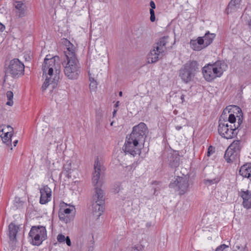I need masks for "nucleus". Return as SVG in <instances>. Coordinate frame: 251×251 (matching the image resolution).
I'll return each instance as SVG.
<instances>
[{
    "label": "nucleus",
    "mask_w": 251,
    "mask_h": 251,
    "mask_svg": "<svg viewBox=\"0 0 251 251\" xmlns=\"http://www.w3.org/2000/svg\"><path fill=\"white\" fill-rule=\"evenodd\" d=\"M60 68L58 56H55L49 58L48 55L46 56L42 65L43 75L46 77L42 86L43 91L48 88L51 89L52 91L57 87L59 79L58 75L60 72Z\"/></svg>",
    "instance_id": "obj_1"
},
{
    "label": "nucleus",
    "mask_w": 251,
    "mask_h": 251,
    "mask_svg": "<svg viewBox=\"0 0 251 251\" xmlns=\"http://www.w3.org/2000/svg\"><path fill=\"white\" fill-rule=\"evenodd\" d=\"M66 60L62 62L65 75L70 79L77 78L80 73V64L76 55V48L70 41L65 44Z\"/></svg>",
    "instance_id": "obj_2"
},
{
    "label": "nucleus",
    "mask_w": 251,
    "mask_h": 251,
    "mask_svg": "<svg viewBox=\"0 0 251 251\" xmlns=\"http://www.w3.org/2000/svg\"><path fill=\"white\" fill-rule=\"evenodd\" d=\"M227 68L224 62L216 61L212 64H208L202 68V74L206 80L211 81L216 77H220Z\"/></svg>",
    "instance_id": "obj_3"
},
{
    "label": "nucleus",
    "mask_w": 251,
    "mask_h": 251,
    "mask_svg": "<svg viewBox=\"0 0 251 251\" xmlns=\"http://www.w3.org/2000/svg\"><path fill=\"white\" fill-rule=\"evenodd\" d=\"M198 70V64L197 61H189L180 69L178 76L183 82L187 84L194 80Z\"/></svg>",
    "instance_id": "obj_4"
},
{
    "label": "nucleus",
    "mask_w": 251,
    "mask_h": 251,
    "mask_svg": "<svg viewBox=\"0 0 251 251\" xmlns=\"http://www.w3.org/2000/svg\"><path fill=\"white\" fill-rule=\"evenodd\" d=\"M218 126V132L223 137L227 139L234 138L237 134L238 129L242 123V120L239 118L237 124L234 125H229L227 121L222 120L221 118L219 120Z\"/></svg>",
    "instance_id": "obj_5"
},
{
    "label": "nucleus",
    "mask_w": 251,
    "mask_h": 251,
    "mask_svg": "<svg viewBox=\"0 0 251 251\" xmlns=\"http://www.w3.org/2000/svg\"><path fill=\"white\" fill-rule=\"evenodd\" d=\"M102 190L98 187L95 188V194L92 197V213L93 216L98 219L104 210V195Z\"/></svg>",
    "instance_id": "obj_6"
},
{
    "label": "nucleus",
    "mask_w": 251,
    "mask_h": 251,
    "mask_svg": "<svg viewBox=\"0 0 251 251\" xmlns=\"http://www.w3.org/2000/svg\"><path fill=\"white\" fill-rule=\"evenodd\" d=\"M29 241L34 246H39L47 238L46 227L41 226H33L28 233Z\"/></svg>",
    "instance_id": "obj_7"
},
{
    "label": "nucleus",
    "mask_w": 251,
    "mask_h": 251,
    "mask_svg": "<svg viewBox=\"0 0 251 251\" xmlns=\"http://www.w3.org/2000/svg\"><path fill=\"white\" fill-rule=\"evenodd\" d=\"M168 36H164L160 38L153 46L150 52L148 55V60L149 63H154L157 62L159 58L161 57L162 53L166 50L165 46L168 42Z\"/></svg>",
    "instance_id": "obj_8"
},
{
    "label": "nucleus",
    "mask_w": 251,
    "mask_h": 251,
    "mask_svg": "<svg viewBox=\"0 0 251 251\" xmlns=\"http://www.w3.org/2000/svg\"><path fill=\"white\" fill-rule=\"evenodd\" d=\"M241 148V141H234L225 152L224 158L226 162L232 163L238 161Z\"/></svg>",
    "instance_id": "obj_9"
},
{
    "label": "nucleus",
    "mask_w": 251,
    "mask_h": 251,
    "mask_svg": "<svg viewBox=\"0 0 251 251\" xmlns=\"http://www.w3.org/2000/svg\"><path fill=\"white\" fill-rule=\"evenodd\" d=\"M148 134V129L146 125L141 122L133 127L132 132L127 136L137 140L139 143L144 145L145 141Z\"/></svg>",
    "instance_id": "obj_10"
},
{
    "label": "nucleus",
    "mask_w": 251,
    "mask_h": 251,
    "mask_svg": "<svg viewBox=\"0 0 251 251\" xmlns=\"http://www.w3.org/2000/svg\"><path fill=\"white\" fill-rule=\"evenodd\" d=\"M143 147L144 145L127 136L123 150L126 154L134 156L141 153V150Z\"/></svg>",
    "instance_id": "obj_11"
},
{
    "label": "nucleus",
    "mask_w": 251,
    "mask_h": 251,
    "mask_svg": "<svg viewBox=\"0 0 251 251\" xmlns=\"http://www.w3.org/2000/svg\"><path fill=\"white\" fill-rule=\"evenodd\" d=\"M25 66L24 64L17 58L10 61L7 74H9L13 77H19L24 74Z\"/></svg>",
    "instance_id": "obj_12"
},
{
    "label": "nucleus",
    "mask_w": 251,
    "mask_h": 251,
    "mask_svg": "<svg viewBox=\"0 0 251 251\" xmlns=\"http://www.w3.org/2000/svg\"><path fill=\"white\" fill-rule=\"evenodd\" d=\"M170 187L175 188L179 195H183L189 190V179L186 176H177L173 182L170 184Z\"/></svg>",
    "instance_id": "obj_13"
},
{
    "label": "nucleus",
    "mask_w": 251,
    "mask_h": 251,
    "mask_svg": "<svg viewBox=\"0 0 251 251\" xmlns=\"http://www.w3.org/2000/svg\"><path fill=\"white\" fill-rule=\"evenodd\" d=\"M65 206L62 205L59 212V217L61 221L66 223L69 222L73 218L72 213L75 212V208L74 206L65 204Z\"/></svg>",
    "instance_id": "obj_14"
},
{
    "label": "nucleus",
    "mask_w": 251,
    "mask_h": 251,
    "mask_svg": "<svg viewBox=\"0 0 251 251\" xmlns=\"http://www.w3.org/2000/svg\"><path fill=\"white\" fill-rule=\"evenodd\" d=\"M40 203L42 204H46L51 200V190L48 185H42L40 188Z\"/></svg>",
    "instance_id": "obj_15"
},
{
    "label": "nucleus",
    "mask_w": 251,
    "mask_h": 251,
    "mask_svg": "<svg viewBox=\"0 0 251 251\" xmlns=\"http://www.w3.org/2000/svg\"><path fill=\"white\" fill-rule=\"evenodd\" d=\"M102 167V166L99 160L98 157H97L95 158L94 164L95 172L92 177V183L94 186L98 184Z\"/></svg>",
    "instance_id": "obj_16"
},
{
    "label": "nucleus",
    "mask_w": 251,
    "mask_h": 251,
    "mask_svg": "<svg viewBox=\"0 0 251 251\" xmlns=\"http://www.w3.org/2000/svg\"><path fill=\"white\" fill-rule=\"evenodd\" d=\"M16 16L19 18H23L26 15V6L24 2L19 1H15L14 3Z\"/></svg>",
    "instance_id": "obj_17"
},
{
    "label": "nucleus",
    "mask_w": 251,
    "mask_h": 251,
    "mask_svg": "<svg viewBox=\"0 0 251 251\" xmlns=\"http://www.w3.org/2000/svg\"><path fill=\"white\" fill-rule=\"evenodd\" d=\"M240 196L243 199L242 205L244 208L250 209L251 208V191L241 190L239 192Z\"/></svg>",
    "instance_id": "obj_18"
},
{
    "label": "nucleus",
    "mask_w": 251,
    "mask_h": 251,
    "mask_svg": "<svg viewBox=\"0 0 251 251\" xmlns=\"http://www.w3.org/2000/svg\"><path fill=\"white\" fill-rule=\"evenodd\" d=\"M203 41L201 37H199L196 40L190 41V46L194 50H201L205 47L203 45Z\"/></svg>",
    "instance_id": "obj_19"
},
{
    "label": "nucleus",
    "mask_w": 251,
    "mask_h": 251,
    "mask_svg": "<svg viewBox=\"0 0 251 251\" xmlns=\"http://www.w3.org/2000/svg\"><path fill=\"white\" fill-rule=\"evenodd\" d=\"M241 0H231L226 8L227 13L236 11L240 8Z\"/></svg>",
    "instance_id": "obj_20"
},
{
    "label": "nucleus",
    "mask_w": 251,
    "mask_h": 251,
    "mask_svg": "<svg viewBox=\"0 0 251 251\" xmlns=\"http://www.w3.org/2000/svg\"><path fill=\"white\" fill-rule=\"evenodd\" d=\"M239 173L244 177H250L251 176V164L243 165L240 169Z\"/></svg>",
    "instance_id": "obj_21"
},
{
    "label": "nucleus",
    "mask_w": 251,
    "mask_h": 251,
    "mask_svg": "<svg viewBox=\"0 0 251 251\" xmlns=\"http://www.w3.org/2000/svg\"><path fill=\"white\" fill-rule=\"evenodd\" d=\"M7 128L8 131L4 133V135L2 137V140L3 143L9 145L11 144L13 128L10 126H8Z\"/></svg>",
    "instance_id": "obj_22"
},
{
    "label": "nucleus",
    "mask_w": 251,
    "mask_h": 251,
    "mask_svg": "<svg viewBox=\"0 0 251 251\" xmlns=\"http://www.w3.org/2000/svg\"><path fill=\"white\" fill-rule=\"evenodd\" d=\"M203 41V45L205 48L209 46L213 41L214 38L215 37V35L214 33H210L207 31L203 37H201Z\"/></svg>",
    "instance_id": "obj_23"
},
{
    "label": "nucleus",
    "mask_w": 251,
    "mask_h": 251,
    "mask_svg": "<svg viewBox=\"0 0 251 251\" xmlns=\"http://www.w3.org/2000/svg\"><path fill=\"white\" fill-rule=\"evenodd\" d=\"M9 236L11 240H14L16 239V234L18 232V227L13 223H11L8 226Z\"/></svg>",
    "instance_id": "obj_24"
},
{
    "label": "nucleus",
    "mask_w": 251,
    "mask_h": 251,
    "mask_svg": "<svg viewBox=\"0 0 251 251\" xmlns=\"http://www.w3.org/2000/svg\"><path fill=\"white\" fill-rule=\"evenodd\" d=\"M179 156L176 154L172 155L170 157L169 165L172 168H176L179 165Z\"/></svg>",
    "instance_id": "obj_25"
},
{
    "label": "nucleus",
    "mask_w": 251,
    "mask_h": 251,
    "mask_svg": "<svg viewBox=\"0 0 251 251\" xmlns=\"http://www.w3.org/2000/svg\"><path fill=\"white\" fill-rule=\"evenodd\" d=\"M89 80H90V89L91 91H95L97 88V82L95 79L91 76V74L89 72Z\"/></svg>",
    "instance_id": "obj_26"
},
{
    "label": "nucleus",
    "mask_w": 251,
    "mask_h": 251,
    "mask_svg": "<svg viewBox=\"0 0 251 251\" xmlns=\"http://www.w3.org/2000/svg\"><path fill=\"white\" fill-rule=\"evenodd\" d=\"M232 251H249V249L246 243L244 245L237 243L235 245L234 250Z\"/></svg>",
    "instance_id": "obj_27"
},
{
    "label": "nucleus",
    "mask_w": 251,
    "mask_h": 251,
    "mask_svg": "<svg viewBox=\"0 0 251 251\" xmlns=\"http://www.w3.org/2000/svg\"><path fill=\"white\" fill-rule=\"evenodd\" d=\"M6 96L8 99V101L6 102V104L9 106H12L13 104L12 99L13 98V93L11 91H8L6 93Z\"/></svg>",
    "instance_id": "obj_28"
},
{
    "label": "nucleus",
    "mask_w": 251,
    "mask_h": 251,
    "mask_svg": "<svg viewBox=\"0 0 251 251\" xmlns=\"http://www.w3.org/2000/svg\"><path fill=\"white\" fill-rule=\"evenodd\" d=\"M220 180V177L219 176H217L214 178L212 179H206L205 180V182L206 184L208 185H212L214 184H216L219 182Z\"/></svg>",
    "instance_id": "obj_29"
},
{
    "label": "nucleus",
    "mask_w": 251,
    "mask_h": 251,
    "mask_svg": "<svg viewBox=\"0 0 251 251\" xmlns=\"http://www.w3.org/2000/svg\"><path fill=\"white\" fill-rule=\"evenodd\" d=\"M126 185V183L124 182L121 184H116L113 188V192L115 194L118 193L123 188V186Z\"/></svg>",
    "instance_id": "obj_30"
},
{
    "label": "nucleus",
    "mask_w": 251,
    "mask_h": 251,
    "mask_svg": "<svg viewBox=\"0 0 251 251\" xmlns=\"http://www.w3.org/2000/svg\"><path fill=\"white\" fill-rule=\"evenodd\" d=\"M227 123H229V125H234V124H237V122H236V119L235 116V115L233 114H230L229 115L228 118V121Z\"/></svg>",
    "instance_id": "obj_31"
},
{
    "label": "nucleus",
    "mask_w": 251,
    "mask_h": 251,
    "mask_svg": "<svg viewBox=\"0 0 251 251\" xmlns=\"http://www.w3.org/2000/svg\"><path fill=\"white\" fill-rule=\"evenodd\" d=\"M64 169L68 172V174L70 173L72 170L71 162L67 161L66 164L64 165Z\"/></svg>",
    "instance_id": "obj_32"
},
{
    "label": "nucleus",
    "mask_w": 251,
    "mask_h": 251,
    "mask_svg": "<svg viewBox=\"0 0 251 251\" xmlns=\"http://www.w3.org/2000/svg\"><path fill=\"white\" fill-rule=\"evenodd\" d=\"M66 237H65L62 234H59L57 236V240L59 243H64Z\"/></svg>",
    "instance_id": "obj_33"
},
{
    "label": "nucleus",
    "mask_w": 251,
    "mask_h": 251,
    "mask_svg": "<svg viewBox=\"0 0 251 251\" xmlns=\"http://www.w3.org/2000/svg\"><path fill=\"white\" fill-rule=\"evenodd\" d=\"M150 14H151L150 20H151V22H153L155 20V14H154V9H150Z\"/></svg>",
    "instance_id": "obj_34"
},
{
    "label": "nucleus",
    "mask_w": 251,
    "mask_h": 251,
    "mask_svg": "<svg viewBox=\"0 0 251 251\" xmlns=\"http://www.w3.org/2000/svg\"><path fill=\"white\" fill-rule=\"evenodd\" d=\"M214 152V149L212 146H210L208 149L207 156H210V155Z\"/></svg>",
    "instance_id": "obj_35"
},
{
    "label": "nucleus",
    "mask_w": 251,
    "mask_h": 251,
    "mask_svg": "<svg viewBox=\"0 0 251 251\" xmlns=\"http://www.w3.org/2000/svg\"><path fill=\"white\" fill-rule=\"evenodd\" d=\"M65 242H66V244H67L68 246H69V247L71 246L72 243H71V240H70V238H69V236H67V237H66V239H65Z\"/></svg>",
    "instance_id": "obj_36"
},
{
    "label": "nucleus",
    "mask_w": 251,
    "mask_h": 251,
    "mask_svg": "<svg viewBox=\"0 0 251 251\" xmlns=\"http://www.w3.org/2000/svg\"><path fill=\"white\" fill-rule=\"evenodd\" d=\"M228 247V246H226L225 244L221 245V246H219L217 249H220V251H223V250L227 248Z\"/></svg>",
    "instance_id": "obj_37"
},
{
    "label": "nucleus",
    "mask_w": 251,
    "mask_h": 251,
    "mask_svg": "<svg viewBox=\"0 0 251 251\" xmlns=\"http://www.w3.org/2000/svg\"><path fill=\"white\" fill-rule=\"evenodd\" d=\"M150 6L151 7V9H154L156 7L155 6V3L152 0H151L150 1Z\"/></svg>",
    "instance_id": "obj_38"
},
{
    "label": "nucleus",
    "mask_w": 251,
    "mask_h": 251,
    "mask_svg": "<svg viewBox=\"0 0 251 251\" xmlns=\"http://www.w3.org/2000/svg\"><path fill=\"white\" fill-rule=\"evenodd\" d=\"M5 29V26L0 23V32H2Z\"/></svg>",
    "instance_id": "obj_39"
},
{
    "label": "nucleus",
    "mask_w": 251,
    "mask_h": 251,
    "mask_svg": "<svg viewBox=\"0 0 251 251\" xmlns=\"http://www.w3.org/2000/svg\"><path fill=\"white\" fill-rule=\"evenodd\" d=\"M18 142V140H15V141H14L13 142V145L14 147H16L17 143Z\"/></svg>",
    "instance_id": "obj_40"
},
{
    "label": "nucleus",
    "mask_w": 251,
    "mask_h": 251,
    "mask_svg": "<svg viewBox=\"0 0 251 251\" xmlns=\"http://www.w3.org/2000/svg\"><path fill=\"white\" fill-rule=\"evenodd\" d=\"M120 104V101H117L116 103V104H115V107H118L119 106Z\"/></svg>",
    "instance_id": "obj_41"
},
{
    "label": "nucleus",
    "mask_w": 251,
    "mask_h": 251,
    "mask_svg": "<svg viewBox=\"0 0 251 251\" xmlns=\"http://www.w3.org/2000/svg\"><path fill=\"white\" fill-rule=\"evenodd\" d=\"M116 112H117V110L114 109L113 112V116H114L116 114Z\"/></svg>",
    "instance_id": "obj_42"
},
{
    "label": "nucleus",
    "mask_w": 251,
    "mask_h": 251,
    "mask_svg": "<svg viewBox=\"0 0 251 251\" xmlns=\"http://www.w3.org/2000/svg\"><path fill=\"white\" fill-rule=\"evenodd\" d=\"M119 96L122 97L123 96V92L122 91H120L119 92Z\"/></svg>",
    "instance_id": "obj_43"
},
{
    "label": "nucleus",
    "mask_w": 251,
    "mask_h": 251,
    "mask_svg": "<svg viewBox=\"0 0 251 251\" xmlns=\"http://www.w3.org/2000/svg\"><path fill=\"white\" fill-rule=\"evenodd\" d=\"M176 128L177 130H180L181 128V126H176Z\"/></svg>",
    "instance_id": "obj_44"
},
{
    "label": "nucleus",
    "mask_w": 251,
    "mask_h": 251,
    "mask_svg": "<svg viewBox=\"0 0 251 251\" xmlns=\"http://www.w3.org/2000/svg\"><path fill=\"white\" fill-rule=\"evenodd\" d=\"M184 96H183V95H182V96H181V100H182V101L184 100Z\"/></svg>",
    "instance_id": "obj_45"
},
{
    "label": "nucleus",
    "mask_w": 251,
    "mask_h": 251,
    "mask_svg": "<svg viewBox=\"0 0 251 251\" xmlns=\"http://www.w3.org/2000/svg\"><path fill=\"white\" fill-rule=\"evenodd\" d=\"M215 251H220V249H216Z\"/></svg>",
    "instance_id": "obj_46"
},
{
    "label": "nucleus",
    "mask_w": 251,
    "mask_h": 251,
    "mask_svg": "<svg viewBox=\"0 0 251 251\" xmlns=\"http://www.w3.org/2000/svg\"><path fill=\"white\" fill-rule=\"evenodd\" d=\"M110 125L111 126H113V122H112Z\"/></svg>",
    "instance_id": "obj_47"
}]
</instances>
